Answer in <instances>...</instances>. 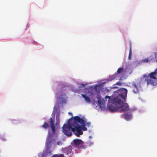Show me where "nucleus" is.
Segmentation results:
<instances>
[{
    "label": "nucleus",
    "mask_w": 157,
    "mask_h": 157,
    "mask_svg": "<svg viewBox=\"0 0 157 157\" xmlns=\"http://www.w3.org/2000/svg\"><path fill=\"white\" fill-rule=\"evenodd\" d=\"M132 54V44L131 42H130L129 43V53L128 55V59H130L131 58V57Z\"/></svg>",
    "instance_id": "obj_16"
},
{
    "label": "nucleus",
    "mask_w": 157,
    "mask_h": 157,
    "mask_svg": "<svg viewBox=\"0 0 157 157\" xmlns=\"http://www.w3.org/2000/svg\"><path fill=\"white\" fill-rule=\"evenodd\" d=\"M72 118L74 119L75 122H78V123H79L81 124V125H80V128L81 130H82L83 131H86L87 130V128L85 127L86 125L85 121L83 119L81 118L78 116L72 117L70 119H71Z\"/></svg>",
    "instance_id": "obj_6"
},
{
    "label": "nucleus",
    "mask_w": 157,
    "mask_h": 157,
    "mask_svg": "<svg viewBox=\"0 0 157 157\" xmlns=\"http://www.w3.org/2000/svg\"><path fill=\"white\" fill-rule=\"evenodd\" d=\"M86 126H87L88 127H89L90 124V122H87L85 124Z\"/></svg>",
    "instance_id": "obj_20"
},
{
    "label": "nucleus",
    "mask_w": 157,
    "mask_h": 157,
    "mask_svg": "<svg viewBox=\"0 0 157 157\" xmlns=\"http://www.w3.org/2000/svg\"><path fill=\"white\" fill-rule=\"evenodd\" d=\"M72 132H73L75 135L79 137L83 134V132L81 130L80 125L79 124L78 122L74 121L72 123Z\"/></svg>",
    "instance_id": "obj_4"
},
{
    "label": "nucleus",
    "mask_w": 157,
    "mask_h": 157,
    "mask_svg": "<svg viewBox=\"0 0 157 157\" xmlns=\"http://www.w3.org/2000/svg\"><path fill=\"white\" fill-rule=\"evenodd\" d=\"M82 86H85V84H82Z\"/></svg>",
    "instance_id": "obj_29"
},
{
    "label": "nucleus",
    "mask_w": 157,
    "mask_h": 157,
    "mask_svg": "<svg viewBox=\"0 0 157 157\" xmlns=\"http://www.w3.org/2000/svg\"><path fill=\"white\" fill-rule=\"evenodd\" d=\"M69 114L71 115V116H72V113H71L69 112L68 113Z\"/></svg>",
    "instance_id": "obj_27"
},
{
    "label": "nucleus",
    "mask_w": 157,
    "mask_h": 157,
    "mask_svg": "<svg viewBox=\"0 0 157 157\" xmlns=\"http://www.w3.org/2000/svg\"><path fill=\"white\" fill-rule=\"evenodd\" d=\"M98 86H95L94 87V89L96 91H97V87H98Z\"/></svg>",
    "instance_id": "obj_25"
},
{
    "label": "nucleus",
    "mask_w": 157,
    "mask_h": 157,
    "mask_svg": "<svg viewBox=\"0 0 157 157\" xmlns=\"http://www.w3.org/2000/svg\"><path fill=\"white\" fill-rule=\"evenodd\" d=\"M49 125L46 122H44V124L42 126V127L45 129H47L49 127Z\"/></svg>",
    "instance_id": "obj_18"
},
{
    "label": "nucleus",
    "mask_w": 157,
    "mask_h": 157,
    "mask_svg": "<svg viewBox=\"0 0 157 157\" xmlns=\"http://www.w3.org/2000/svg\"><path fill=\"white\" fill-rule=\"evenodd\" d=\"M131 87L134 93L136 94L138 92V88L136 83H133Z\"/></svg>",
    "instance_id": "obj_10"
},
{
    "label": "nucleus",
    "mask_w": 157,
    "mask_h": 157,
    "mask_svg": "<svg viewBox=\"0 0 157 157\" xmlns=\"http://www.w3.org/2000/svg\"><path fill=\"white\" fill-rule=\"evenodd\" d=\"M110 97L109 96H106L105 97V98L106 99V98H108L109 99H110Z\"/></svg>",
    "instance_id": "obj_26"
},
{
    "label": "nucleus",
    "mask_w": 157,
    "mask_h": 157,
    "mask_svg": "<svg viewBox=\"0 0 157 157\" xmlns=\"http://www.w3.org/2000/svg\"><path fill=\"white\" fill-rule=\"evenodd\" d=\"M123 102L124 101H123ZM118 105L121 106V108L120 110V111L121 112H124L128 110L129 109V106L127 103H125L124 104L123 103V104H121Z\"/></svg>",
    "instance_id": "obj_9"
},
{
    "label": "nucleus",
    "mask_w": 157,
    "mask_h": 157,
    "mask_svg": "<svg viewBox=\"0 0 157 157\" xmlns=\"http://www.w3.org/2000/svg\"><path fill=\"white\" fill-rule=\"evenodd\" d=\"M63 95H62V96H63ZM63 95H64V96H65V95L64 94H63Z\"/></svg>",
    "instance_id": "obj_30"
},
{
    "label": "nucleus",
    "mask_w": 157,
    "mask_h": 157,
    "mask_svg": "<svg viewBox=\"0 0 157 157\" xmlns=\"http://www.w3.org/2000/svg\"><path fill=\"white\" fill-rule=\"evenodd\" d=\"M116 84L120 86L121 85V83H120L119 82H118L117 83H116Z\"/></svg>",
    "instance_id": "obj_24"
},
{
    "label": "nucleus",
    "mask_w": 157,
    "mask_h": 157,
    "mask_svg": "<svg viewBox=\"0 0 157 157\" xmlns=\"http://www.w3.org/2000/svg\"><path fill=\"white\" fill-rule=\"evenodd\" d=\"M114 87V88H117V87Z\"/></svg>",
    "instance_id": "obj_31"
},
{
    "label": "nucleus",
    "mask_w": 157,
    "mask_h": 157,
    "mask_svg": "<svg viewBox=\"0 0 157 157\" xmlns=\"http://www.w3.org/2000/svg\"><path fill=\"white\" fill-rule=\"evenodd\" d=\"M72 123L68 122L67 124H64L63 127V132L67 136H71L72 135Z\"/></svg>",
    "instance_id": "obj_5"
},
{
    "label": "nucleus",
    "mask_w": 157,
    "mask_h": 157,
    "mask_svg": "<svg viewBox=\"0 0 157 157\" xmlns=\"http://www.w3.org/2000/svg\"><path fill=\"white\" fill-rule=\"evenodd\" d=\"M50 126L52 129V131L53 134H54L56 132V128L59 126V120H57L55 123L56 126L55 125V121L54 120H53L52 117L50 119ZM56 120H57L56 119Z\"/></svg>",
    "instance_id": "obj_8"
},
{
    "label": "nucleus",
    "mask_w": 157,
    "mask_h": 157,
    "mask_svg": "<svg viewBox=\"0 0 157 157\" xmlns=\"http://www.w3.org/2000/svg\"><path fill=\"white\" fill-rule=\"evenodd\" d=\"M51 157H64V156L63 154H55Z\"/></svg>",
    "instance_id": "obj_19"
},
{
    "label": "nucleus",
    "mask_w": 157,
    "mask_h": 157,
    "mask_svg": "<svg viewBox=\"0 0 157 157\" xmlns=\"http://www.w3.org/2000/svg\"><path fill=\"white\" fill-rule=\"evenodd\" d=\"M98 103L99 105H101V104L102 101L101 99H98Z\"/></svg>",
    "instance_id": "obj_21"
},
{
    "label": "nucleus",
    "mask_w": 157,
    "mask_h": 157,
    "mask_svg": "<svg viewBox=\"0 0 157 157\" xmlns=\"http://www.w3.org/2000/svg\"><path fill=\"white\" fill-rule=\"evenodd\" d=\"M84 142L81 139H76L73 140L71 143L72 145L77 148H84Z\"/></svg>",
    "instance_id": "obj_7"
},
{
    "label": "nucleus",
    "mask_w": 157,
    "mask_h": 157,
    "mask_svg": "<svg viewBox=\"0 0 157 157\" xmlns=\"http://www.w3.org/2000/svg\"><path fill=\"white\" fill-rule=\"evenodd\" d=\"M124 72V70L123 68L120 67L118 69L116 74L118 76L119 75H123Z\"/></svg>",
    "instance_id": "obj_13"
},
{
    "label": "nucleus",
    "mask_w": 157,
    "mask_h": 157,
    "mask_svg": "<svg viewBox=\"0 0 157 157\" xmlns=\"http://www.w3.org/2000/svg\"><path fill=\"white\" fill-rule=\"evenodd\" d=\"M62 144V143L61 142V141H58L57 142V144L58 145H59L61 144Z\"/></svg>",
    "instance_id": "obj_22"
},
{
    "label": "nucleus",
    "mask_w": 157,
    "mask_h": 157,
    "mask_svg": "<svg viewBox=\"0 0 157 157\" xmlns=\"http://www.w3.org/2000/svg\"><path fill=\"white\" fill-rule=\"evenodd\" d=\"M109 109L110 111L111 112H116L118 110L117 108L112 105H110L109 106Z\"/></svg>",
    "instance_id": "obj_12"
},
{
    "label": "nucleus",
    "mask_w": 157,
    "mask_h": 157,
    "mask_svg": "<svg viewBox=\"0 0 157 157\" xmlns=\"http://www.w3.org/2000/svg\"><path fill=\"white\" fill-rule=\"evenodd\" d=\"M143 61L144 62L147 63L149 62V60L147 59H145L143 60Z\"/></svg>",
    "instance_id": "obj_23"
},
{
    "label": "nucleus",
    "mask_w": 157,
    "mask_h": 157,
    "mask_svg": "<svg viewBox=\"0 0 157 157\" xmlns=\"http://www.w3.org/2000/svg\"><path fill=\"white\" fill-rule=\"evenodd\" d=\"M55 140L53 138L51 139L48 138L46 144V150L42 153V157H46L48 155L50 156L52 155L51 151L50 150V149L53 144L54 143V145H56L55 143H54Z\"/></svg>",
    "instance_id": "obj_3"
},
{
    "label": "nucleus",
    "mask_w": 157,
    "mask_h": 157,
    "mask_svg": "<svg viewBox=\"0 0 157 157\" xmlns=\"http://www.w3.org/2000/svg\"><path fill=\"white\" fill-rule=\"evenodd\" d=\"M117 91L119 95L113 99V103L117 105L123 104V101L121 99H122L124 100H125L127 90L126 89L122 88L119 89Z\"/></svg>",
    "instance_id": "obj_1"
},
{
    "label": "nucleus",
    "mask_w": 157,
    "mask_h": 157,
    "mask_svg": "<svg viewBox=\"0 0 157 157\" xmlns=\"http://www.w3.org/2000/svg\"><path fill=\"white\" fill-rule=\"evenodd\" d=\"M62 102H64V100L63 99V98H62Z\"/></svg>",
    "instance_id": "obj_28"
},
{
    "label": "nucleus",
    "mask_w": 157,
    "mask_h": 157,
    "mask_svg": "<svg viewBox=\"0 0 157 157\" xmlns=\"http://www.w3.org/2000/svg\"><path fill=\"white\" fill-rule=\"evenodd\" d=\"M132 117V114L131 113L129 114L127 113L124 116V118L127 121H128L131 119Z\"/></svg>",
    "instance_id": "obj_14"
},
{
    "label": "nucleus",
    "mask_w": 157,
    "mask_h": 157,
    "mask_svg": "<svg viewBox=\"0 0 157 157\" xmlns=\"http://www.w3.org/2000/svg\"><path fill=\"white\" fill-rule=\"evenodd\" d=\"M72 150V147L71 146H68L65 148L63 150V152L67 154L70 153Z\"/></svg>",
    "instance_id": "obj_11"
},
{
    "label": "nucleus",
    "mask_w": 157,
    "mask_h": 157,
    "mask_svg": "<svg viewBox=\"0 0 157 157\" xmlns=\"http://www.w3.org/2000/svg\"><path fill=\"white\" fill-rule=\"evenodd\" d=\"M143 77L145 81L147 82V85L151 84L154 86L156 85V83L154 82L157 78V69L154 71L149 73L148 75H144Z\"/></svg>",
    "instance_id": "obj_2"
},
{
    "label": "nucleus",
    "mask_w": 157,
    "mask_h": 157,
    "mask_svg": "<svg viewBox=\"0 0 157 157\" xmlns=\"http://www.w3.org/2000/svg\"><path fill=\"white\" fill-rule=\"evenodd\" d=\"M119 76H117V75L116 74V73H115L113 75H112L110 76L109 78L110 80H112L115 78H116L117 77H118Z\"/></svg>",
    "instance_id": "obj_17"
},
{
    "label": "nucleus",
    "mask_w": 157,
    "mask_h": 157,
    "mask_svg": "<svg viewBox=\"0 0 157 157\" xmlns=\"http://www.w3.org/2000/svg\"><path fill=\"white\" fill-rule=\"evenodd\" d=\"M82 97L84 98L87 102L90 103L91 100L85 94H82Z\"/></svg>",
    "instance_id": "obj_15"
}]
</instances>
